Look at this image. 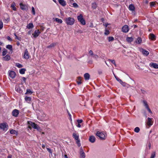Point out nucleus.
I'll return each mask as SVG.
<instances>
[{
	"mask_svg": "<svg viewBox=\"0 0 158 158\" xmlns=\"http://www.w3.org/2000/svg\"><path fill=\"white\" fill-rule=\"evenodd\" d=\"M9 76L12 78H14L16 76L15 72L12 71L9 72Z\"/></svg>",
	"mask_w": 158,
	"mask_h": 158,
	"instance_id": "13",
	"label": "nucleus"
},
{
	"mask_svg": "<svg viewBox=\"0 0 158 158\" xmlns=\"http://www.w3.org/2000/svg\"><path fill=\"white\" fill-rule=\"evenodd\" d=\"M32 12L33 15H35V10L34 7H32L31 8Z\"/></svg>",
	"mask_w": 158,
	"mask_h": 158,
	"instance_id": "48",
	"label": "nucleus"
},
{
	"mask_svg": "<svg viewBox=\"0 0 158 158\" xmlns=\"http://www.w3.org/2000/svg\"><path fill=\"white\" fill-rule=\"evenodd\" d=\"M48 151L51 154V155H52V151L49 148H47Z\"/></svg>",
	"mask_w": 158,
	"mask_h": 158,
	"instance_id": "43",
	"label": "nucleus"
},
{
	"mask_svg": "<svg viewBox=\"0 0 158 158\" xmlns=\"http://www.w3.org/2000/svg\"><path fill=\"white\" fill-rule=\"evenodd\" d=\"M16 66L19 68H21L23 67V65L19 63H17L16 64Z\"/></svg>",
	"mask_w": 158,
	"mask_h": 158,
	"instance_id": "41",
	"label": "nucleus"
},
{
	"mask_svg": "<svg viewBox=\"0 0 158 158\" xmlns=\"http://www.w3.org/2000/svg\"><path fill=\"white\" fill-rule=\"evenodd\" d=\"M96 135L98 136L101 140H104L106 139L105 135L102 132L97 131Z\"/></svg>",
	"mask_w": 158,
	"mask_h": 158,
	"instance_id": "4",
	"label": "nucleus"
},
{
	"mask_svg": "<svg viewBox=\"0 0 158 158\" xmlns=\"http://www.w3.org/2000/svg\"><path fill=\"white\" fill-rule=\"evenodd\" d=\"M108 60L110 61L112 63L114 64V66L116 67V64H115V61L114 60H112L110 59H108Z\"/></svg>",
	"mask_w": 158,
	"mask_h": 158,
	"instance_id": "33",
	"label": "nucleus"
},
{
	"mask_svg": "<svg viewBox=\"0 0 158 158\" xmlns=\"http://www.w3.org/2000/svg\"><path fill=\"white\" fill-rule=\"evenodd\" d=\"M77 122L78 123L80 124L82 122L83 120L82 119H78L77 120Z\"/></svg>",
	"mask_w": 158,
	"mask_h": 158,
	"instance_id": "53",
	"label": "nucleus"
},
{
	"mask_svg": "<svg viewBox=\"0 0 158 158\" xmlns=\"http://www.w3.org/2000/svg\"><path fill=\"white\" fill-rule=\"evenodd\" d=\"M19 110L17 109H14L12 112V115L15 117H17L19 114Z\"/></svg>",
	"mask_w": 158,
	"mask_h": 158,
	"instance_id": "11",
	"label": "nucleus"
},
{
	"mask_svg": "<svg viewBox=\"0 0 158 158\" xmlns=\"http://www.w3.org/2000/svg\"><path fill=\"white\" fill-rule=\"evenodd\" d=\"M156 155V153L155 152H152L151 155V156L150 158H154Z\"/></svg>",
	"mask_w": 158,
	"mask_h": 158,
	"instance_id": "37",
	"label": "nucleus"
},
{
	"mask_svg": "<svg viewBox=\"0 0 158 158\" xmlns=\"http://www.w3.org/2000/svg\"><path fill=\"white\" fill-rule=\"evenodd\" d=\"M81 78L80 77H78L77 80V82L78 85H80L82 83Z\"/></svg>",
	"mask_w": 158,
	"mask_h": 158,
	"instance_id": "20",
	"label": "nucleus"
},
{
	"mask_svg": "<svg viewBox=\"0 0 158 158\" xmlns=\"http://www.w3.org/2000/svg\"><path fill=\"white\" fill-rule=\"evenodd\" d=\"M148 120L147 122V124L149 126V127H150L151 126H152L153 123V121H152V118H148Z\"/></svg>",
	"mask_w": 158,
	"mask_h": 158,
	"instance_id": "8",
	"label": "nucleus"
},
{
	"mask_svg": "<svg viewBox=\"0 0 158 158\" xmlns=\"http://www.w3.org/2000/svg\"><path fill=\"white\" fill-rule=\"evenodd\" d=\"M129 30V27L127 25H125L123 26L122 28V31L125 33H127L128 32Z\"/></svg>",
	"mask_w": 158,
	"mask_h": 158,
	"instance_id": "6",
	"label": "nucleus"
},
{
	"mask_svg": "<svg viewBox=\"0 0 158 158\" xmlns=\"http://www.w3.org/2000/svg\"><path fill=\"white\" fill-rule=\"evenodd\" d=\"M84 77L85 80H88L90 78V75L88 73H86L84 75Z\"/></svg>",
	"mask_w": 158,
	"mask_h": 158,
	"instance_id": "21",
	"label": "nucleus"
},
{
	"mask_svg": "<svg viewBox=\"0 0 158 158\" xmlns=\"http://www.w3.org/2000/svg\"><path fill=\"white\" fill-rule=\"evenodd\" d=\"M34 26L33 24L32 23H30L28 24V25L27 26V28L28 29H31Z\"/></svg>",
	"mask_w": 158,
	"mask_h": 158,
	"instance_id": "28",
	"label": "nucleus"
},
{
	"mask_svg": "<svg viewBox=\"0 0 158 158\" xmlns=\"http://www.w3.org/2000/svg\"><path fill=\"white\" fill-rule=\"evenodd\" d=\"M7 50L6 49H4V50L3 51L2 53V56H5L7 53Z\"/></svg>",
	"mask_w": 158,
	"mask_h": 158,
	"instance_id": "34",
	"label": "nucleus"
},
{
	"mask_svg": "<svg viewBox=\"0 0 158 158\" xmlns=\"http://www.w3.org/2000/svg\"><path fill=\"white\" fill-rule=\"evenodd\" d=\"M14 35L15 36V38H16V39H17L18 40H20V39H21V38H19V37L17 36L16 35V33H15L14 34Z\"/></svg>",
	"mask_w": 158,
	"mask_h": 158,
	"instance_id": "54",
	"label": "nucleus"
},
{
	"mask_svg": "<svg viewBox=\"0 0 158 158\" xmlns=\"http://www.w3.org/2000/svg\"><path fill=\"white\" fill-rule=\"evenodd\" d=\"M97 6V5L95 3H94L92 4V8L94 9H95Z\"/></svg>",
	"mask_w": 158,
	"mask_h": 158,
	"instance_id": "35",
	"label": "nucleus"
},
{
	"mask_svg": "<svg viewBox=\"0 0 158 158\" xmlns=\"http://www.w3.org/2000/svg\"><path fill=\"white\" fill-rule=\"evenodd\" d=\"M114 75L115 77V78L116 80L118 81V82H119L120 83L121 81L122 80L120 79L119 78H118V77H116L115 75V74L114 73Z\"/></svg>",
	"mask_w": 158,
	"mask_h": 158,
	"instance_id": "38",
	"label": "nucleus"
},
{
	"mask_svg": "<svg viewBox=\"0 0 158 158\" xmlns=\"http://www.w3.org/2000/svg\"><path fill=\"white\" fill-rule=\"evenodd\" d=\"M73 138L76 140V143L77 144L78 146L80 147L81 145L80 143V140L79 139V136L78 134H76L75 133H73Z\"/></svg>",
	"mask_w": 158,
	"mask_h": 158,
	"instance_id": "2",
	"label": "nucleus"
},
{
	"mask_svg": "<svg viewBox=\"0 0 158 158\" xmlns=\"http://www.w3.org/2000/svg\"><path fill=\"white\" fill-rule=\"evenodd\" d=\"M129 8L130 10L131 11H134L135 10V7L132 4L129 5Z\"/></svg>",
	"mask_w": 158,
	"mask_h": 158,
	"instance_id": "23",
	"label": "nucleus"
},
{
	"mask_svg": "<svg viewBox=\"0 0 158 158\" xmlns=\"http://www.w3.org/2000/svg\"><path fill=\"white\" fill-rule=\"evenodd\" d=\"M80 158H85V154L81 147L80 149Z\"/></svg>",
	"mask_w": 158,
	"mask_h": 158,
	"instance_id": "7",
	"label": "nucleus"
},
{
	"mask_svg": "<svg viewBox=\"0 0 158 158\" xmlns=\"http://www.w3.org/2000/svg\"><path fill=\"white\" fill-rule=\"evenodd\" d=\"M149 38L152 40H155L156 39V36L153 34H150L149 35Z\"/></svg>",
	"mask_w": 158,
	"mask_h": 158,
	"instance_id": "22",
	"label": "nucleus"
},
{
	"mask_svg": "<svg viewBox=\"0 0 158 158\" xmlns=\"http://www.w3.org/2000/svg\"><path fill=\"white\" fill-rule=\"evenodd\" d=\"M95 40L98 43L100 44L102 42V41L100 40H98L97 37L95 38Z\"/></svg>",
	"mask_w": 158,
	"mask_h": 158,
	"instance_id": "47",
	"label": "nucleus"
},
{
	"mask_svg": "<svg viewBox=\"0 0 158 158\" xmlns=\"http://www.w3.org/2000/svg\"><path fill=\"white\" fill-rule=\"evenodd\" d=\"M148 110V111H149V112L151 113V114H152V111H151V110H150V109L149 108V107H148V108H147Z\"/></svg>",
	"mask_w": 158,
	"mask_h": 158,
	"instance_id": "58",
	"label": "nucleus"
},
{
	"mask_svg": "<svg viewBox=\"0 0 158 158\" xmlns=\"http://www.w3.org/2000/svg\"><path fill=\"white\" fill-rule=\"evenodd\" d=\"M72 4L73 5V7L75 8H77L78 7V6L76 3H74L73 4Z\"/></svg>",
	"mask_w": 158,
	"mask_h": 158,
	"instance_id": "52",
	"label": "nucleus"
},
{
	"mask_svg": "<svg viewBox=\"0 0 158 158\" xmlns=\"http://www.w3.org/2000/svg\"><path fill=\"white\" fill-rule=\"evenodd\" d=\"M142 42V40L140 37H139L137 38L135 41V42L136 43L140 44Z\"/></svg>",
	"mask_w": 158,
	"mask_h": 158,
	"instance_id": "25",
	"label": "nucleus"
},
{
	"mask_svg": "<svg viewBox=\"0 0 158 158\" xmlns=\"http://www.w3.org/2000/svg\"><path fill=\"white\" fill-rule=\"evenodd\" d=\"M55 20L56 22L60 23H62V21L61 19H59L57 18H56Z\"/></svg>",
	"mask_w": 158,
	"mask_h": 158,
	"instance_id": "30",
	"label": "nucleus"
},
{
	"mask_svg": "<svg viewBox=\"0 0 158 158\" xmlns=\"http://www.w3.org/2000/svg\"><path fill=\"white\" fill-rule=\"evenodd\" d=\"M26 71V69H22L19 71V73L21 74H24Z\"/></svg>",
	"mask_w": 158,
	"mask_h": 158,
	"instance_id": "29",
	"label": "nucleus"
},
{
	"mask_svg": "<svg viewBox=\"0 0 158 158\" xmlns=\"http://www.w3.org/2000/svg\"><path fill=\"white\" fill-rule=\"evenodd\" d=\"M89 53L90 54L91 56H93L94 55V54L93 53V52L92 51L90 50L89 51Z\"/></svg>",
	"mask_w": 158,
	"mask_h": 158,
	"instance_id": "55",
	"label": "nucleus"
},
{
	"mask_svg": "<svg viewBox=\"0 0 158 158\" xmlns=\"http://www.w3.org/2000/svg\"><path fill=\"white\" fill-rule=\"evenodd\" d=\"M40 33V32L39 30H37L35 31L34 33L32 34V35L33 36L34 38H36L37 37Z\"/></svg>",
	"mask_w": 158,
	"mask_h": 158,
	"instance_id": "9",
	"label": "nucleus"
},
{
	"mask_svg": "<svg viewBox=\"0 0 158 158\" xmlns=\"http://www.w3.org/2000/svg\"><path fill=\"white\" fill-rule=\"evenodd\" d=\"M20 8L22 10H26L27 8V6L26 5L23 4L22 3L19 4Z\"/></svg>",
	"mask_w": 158,
	"mask_h": 158,
	"instance_id": "15",
	"label": "nucleus"
},
{
	"mask_svg": "<svg viewBox=\"0 0 158 158\" xmlns=\"http://www.w3.org/2000/svg\"><path fill=\"white\" fill-rule=\"evenodd\" d=\"M120 83L124 86H126V85H127V84L126 83L122 81L120 82Z\"/></svg>",
	"mask_w": 158,
	"mask_h": 158,
	"instance_id": "44",
	"label": "nucleus"
},
{
	"mask_svg": "<svg viewBox=\"0 0 158 158\" xmlns=\"http://www.w3.org/2000/svg\"><path fill=\"white\" fill-rule=\"evenodd\" d=\"M95 138L94 136H90L89 140L90 142L93 143L95 142Z\"/></svg>",
	"mask_w": 158,
	"mask_h": 158,
	"instance_id": "16",
	"label": "nucleus"
},
{
	"mask_svg": "<svg viewBox=\"0 0 158 158\" xmlns=\"http://www.w3.org/2000/svg\"><path fill=\"white\" fill-rule=\"evenodd\" d=\"M143 103L144 104V106H145V108H148L149 107L148 106L147 104V103L146 101H143Z\"/></svg>",
	"mask_w": 158,
	"mask_h": 158,
	"instance_id": "31",
	"label": "nucleus"
},
{
	"mask_svg": "<svg viewBox=\"0 0 158 158\" xmlns=\"http://www.w3.org/2000/svg\"><path fill=\"white\" fill-rule=\"evenodd\" d=\"M7 39H8V40H9V41H11L12 40V39H11V38L9 36H7Z\"/></svg>",
	"mask_w": 158,
	"mask_h": 158,
	"instance_id": "57",
	"label": "nucleus"
},
{
	"mask_svg": "<svg viewBox=\"0 0 158 158\" xmlns=\"http://www.w3.org/2000/svg\"><path fill=\"white\" fill-rule=\"evenodd\" d=\"M139 131H140V129L138 127H135L134 129L135 132H136V133L139 132Z\"/></svg>",
	"mask_w": 158,
	"mask_h": 158,
	"instance_id": "32",
	"label": "nucleus"
},
{
	"mask_svg": "<svg viewBox=\"0 0 158 158\" xmlns=\"http://www.w3.org/2000/svg\"><path fill=\"white\" fill-rule=\"evenodd\" d=\"M23 57L26 59H28L29 58V53L27 49L25 50Z\"/></svg>",
	"mask_w": 158,
	"mask_h": 158,
	"instance_id": "12",
	"label": "nucleus"
},
{
	"mask_svg": "<svg viewBox=\"0 0 158 158\" xmlns=\"http://www.w3.org/2000/svg\"><path fill=\"white\" fill-rule=\"evenodd\" d=\"M3 60L5 61H8L10 60V57L9 55H7L6 56L3 57Z\"/></svg>",
	"mask_w": 158,
	"mask_h": 158,
	"instance_id": "17",
	"label": "nucleus"
},
{
	"mask_svg": "<svg viewBox=\"0 0 158 158\" xmlns=\"http://www.w3.org/2000/svg\"><path fill=\"white\" fill-rule=\"evenodd\" d=\"M32 93V92L31 91L30 89H27V92L26 93V94H31Z\"/></svg>",
	"mask_w": 158,
	"mask_h": 158,
	"instance_id": "39",
	"label": "nucleus"
},
{
	"mask_svg": "<svg viewBox=\"0 0 158 158\" xmlns=\"http://www.w3.org/2000/svg\"><path fill=\"white\" fill-rule=\"evenodd\" d=\"M5 23H7L8 22L9 20V19L8 18H7L6 19H5Z\"/></svg>",
	"mask_w": 158,
	"mask_h": 158,
	"instance_id": "56",
	"label": "nucleus"
},
{
	"mask_svg": "<svg viewBox=\"0 0 158 158\" xmlns=\"http://www.w3.org/2000/svg\"><path fill=\"white\" fill-rule=\"evenodd\" d=\"M77 18L78 21L80 22L81 24L85 25V21L81 14H80L78 16Z\"/></svg>",
	"mask_w": 158,
	"mask_h": 158,
	"instance_id": "3",
	"label": "nucleus"
},
{
	"mask_svg": "<svg viewBox=\"0 0 158 158\" xmlns=\"http://www.w3.org/2000/svg\"><path fill=\"white\" fill-rule=\"evenodd\" d=\"M69 2L70 4L72 5L73 2H74V1L73 0H69Z\"/></svg>",
	"mask_w": 158,
	"mask_h": 158,
	"instance_id": "61",
	"label": "nucleus"
},
{
	"mask_svg": "<svg viewBox=\"0 0 158 158\" xmlns=\"http://www.w3.org/2000/svg\"><path fill=\"white\" fill-rule=\"evenodd\" d=\"M6 48L10 50L11 51H12V46L11 45H8L6 46Z\"/></svg>",
	"mask_w": 158,
	"mask_h": 158,
	"instance_id": "27",
	"label": "nucleus"
},
{
	"mask_svg": "<svg viewBox=\"0 0 158 158\" xmlns=\"http://www.w3.org/2000/svg\"><path fill=\"white\" fill-rule=\"evenodd\" d=\"M16 132V131L13 129L11 130L10 131V133L11 134H15Z\"/></svg>",
	"mask_w": 158,
	"mask_h": 158,
	"instance_id": "49",
	"label": "nucleus"
},
{
	"mask_svg": "<svg viewBox=\"0 0 158 158\" xmlns=\"http://www.w3.org/2000/svg\"><path fill=\"white\" fill-rule=\"evenodd\" d=\"M77 126L78 127H81V125H80V124L79 123H78V124H77Z\"/></svg>",
	"mask_w": 158,
	"mask_h": 158,
	"instance_id": "63",
	"label": "nucleus"
},
{
	"mask_svg": "<svg viewBox=\"0 0 158 158\" xmlns=\"http://www.w3.org/2000/svg\"><path fill=\"white\" fill-rule=\"evenodd\" d=\"M55 45V44H51L50 45L48 46L47 47V48H52V47H54Z\"/></svg>",
	"mask_w": 158,
	"mask_h": 158,
	"instance_id": "45",
	"label": "nucleus"
},
{
	"mask_svg": "<svg viewBox=\"0 0 158 158\" xmlns=\"http://www.w3.org/2000/svg\"><path fill=\"white\" fill-rule=\"evenodd\" d=\"M141 52L143 55L146 56L148 55L149 54V52L148 51L144 49H142Z\"/></svg>",
	"mask_w": 158,
	"mask_h": 158,
	"instance_id": "18",
	"label": "nucleus"
},
{
	"mask_svg": "<svg viewBox=\"0 0 158 158\" xmlns=\"http://www.w3.org/2000/svg\"><path fill=\"white\" fill-rule=\"evenodd\" d=\"M148 147H149V149H150L151 148V143H149Z\"/></svg>",
	"mask_w": 158,
	"mask_h": 158,
	"instance_id": "62",
	"label": "nucleus"
},
{
	"mask_svg": "<svg viewBox=\"0 0 158 158\" xmlns=\"http://www.w3.org/2000/svg\"><path fill=\"white\" fill-rule=\"evenodd\" d=\"M8 126L6 123H0V129L5 130L8 128Z\"/></svg>",
	"mask_w": 158,
	"mask_h": 158,
	"instance_id": "5",
	"label": "nucleus"
},
{
	"mask_svg": "<svg viewBox=\"0 0 158 158\" xmlns=\"http://www.w3.org/2000/svg\"><path fill=\"white\" fill-rule=\"evenodd\" d=\"M11 7L12 8L13 10H16V8L15 6V3H14L13 4H11Z\"/></svg>",
	"mask_w": 158,
	"mask_h": 158,
	"instance_id": "36",
	"label": "nucleus"
},
{
	"mask_svg": "<svg viewBox=\"0 0 158 158\" xmlns=\"http://www.w3.org/2000/svg\"><path fill=\"white\" fill-rule=\"evenodd\" d=\"M25 100L28 103H30L31 100V98L30 97L26 96L25 98Z\"/></svg>",
	"mask_w": 158,
	"mask_h": 158,
	"instance_id": "24",
	"label": "nucleus"
},
{
	"mask_svg": "<svg viewBox=\"0 0 158 158\" xmlns=\"http://www.w3.org/2000/svg\"><path fill=\"white\" fill-rule=\"evenodd\" d=\"M15 90L18 92L20 93L21 92V90L20 89H19L18 87H15Z\"/></svg>",
	"mask_w": 158,
	"mask_h": 158,
	"instance_id": "46",
	"label": "nucleus"
},
{
	"mask_svg": "<svg viewBox=\"0 0 158 158\" xmlns=\"http://www.w3.org/2000/svg\"><path fill=\"white\" fill-rule=\"evenodd\" d=\"M3 27V23L2 21L0 20V30L2 29Z\"/></svg>",
	"mask_w": 158,
	"mask_h": 158,
	"instance_id": "40",
	"label": "nucleus"
},
{
	"mask_svg": "<svg viewBox=\"0 0 158 158\" xmlns=\"http://www.w3.org/2000/svg\"><path fill=\"white\" fill-rule=\"evenodd\" d=\"M64 21L67 25H69L73 24L75 22L74 18L71 17L65 18L64 19Z\"/></svg>",
	"mask_w": 158,
	"mask_h": 158,
	"instance_id": "1",
	"label": "nucleus"
},
{
	"mask_svg": "<svg viewBox=\"0 0 158 158\" xmlns=\"http://www.w3.org/2000/svg\"><path fill=\"white\" fill-rule=\"evenodd\" d=\"M114 40V38L113 37H108V41L110 42V41H113Z\"/></svg>",
	"mask_w": 158,
	"mask_h": 158,
	"instance_id": "42",
	"label": "nucleus"
},
{
	"mask_svg": "<svg viewBox=\"0 0 158 158\" xmlns=\"http://www.w3.org/2000/svg\"><path fill=\"white\" fill-rule=\"evenodd\" d=\"M126 40L128 42H131L133 40V38L132 37H128L127 38Z\"/></svg>",
	"mask_w": 158,
	"mask_h": 158,
	"instance_id": "26",
	"label": "nucleus"
},
{
	"mask_svg": "<svg viewBox=\"0 0 158 158\" xmlns=\"http://www.w3.org/2000/svg\"><path fill=\"white\" fill-rule=\"evenodd\" d=\"M59 3L63 6H65L66 5L65 2L64 0H59Z\"/></svg>",
	"mask_w": 158,
	"mask_h": 158,
	"instance_id": "19",
	"label": "nucleus"
},
{
	"mask_svg": "<svg viewBox=\"0 0 158 158\" xmlns=\"http://www.w3.org/2000/svg\"><path fill=\"white\" fill-rule=\"evenodd\" d=\"M93 57H94V58H98V56L97 55H93Z\"/></svg>",
	"mask_w": 158,
	"mask_h": 158,
	"instance_id": "59",
	"label": "nucleus"
},
{
	"mask_svg": "<svg viewBox=\"0 0 158 158\" xmlns=\"http://www.w3.org/2000/svg\"><path fill=\"white\" fill-rule=\"evenodd\" d=\"M98 73L99 74H101L102 73V72L101 71H98Z\"/></svg>",
	"mask_w": 158,
	"mask_h": 158,
	"instance_id": "64",
	"label": "nucleus"
},
{
	"mask_svg": "<svg viewBox=\"0 0 158 158\" xmlns=\"http://www.w3.org/2000/svg\"><path fill=\"white\" fill-rule=\"evenodd\" d=\"M149 65L150 66L153 67L154 69H158V64L156 63H151Z\"/></svg>",
	"mask_w": 158,
	"mask_h": 158,
	"instance_id": "14",
	"label": "nucleus"
},
{
	"mask_svg": "<svg viewBox=\"0 0 158 158\" xmlns=\"http://www.w3.org/2000/svg\"><path fill=\"white\" fill-rule=\"evenodd\" d=\"M22 80L24 81V82H25L26 80V78L25 77H23L22 78Z\"/></svg>",
	"mask_w": 158,
	"mask_h": 158,
	"instance_id": "60",
	"label": "nucleus"
},
{
	"mask_svg": "<svg viewBox=\"0 0 158 158\" xmlns=\"http://www.w3.org/2000/svg\"><path fill=\"white\" fill-rule=\"evenodd\" d=\"M28 124L31 125L32 127L35 129H38L39 127L35 123L31 122H28Z\"/></svg>",
	"mask_w": 158,
	"mask_h": 158,
	"instance_id": "10",
	"label": "nucleus"
},
{
	"mask_svg": "<svg viewBox=\"0 0 158 158\" xmlns=\"http://www.w3.org/2000/svg\"><path fill=\"white\" fill-rule=\"evenodd\" d=\"M110 32L108 30H105V32L104 34L105 35H107L108 34H109Z\"/></svg>",
	"mask_w": 158,
	"mask_h": 158,
	"instance_id": "51",
	"label": "nucleus"
},
{
	"mask_svg": "<svg viewBox=\"0 0 158 158\" xmlns=\"http://www.w3.org/2000/svg\"><path fill=\"white\" fill-rule=\"evenodd\" d=\"M155 5V2H152L150 3V5L151 6H154Z\"/></svg>",
	"mask_w": 158,
	"mask_h": 158,
	"instance_id": "50",
	"label": "nucleus"
}]
</instances>
